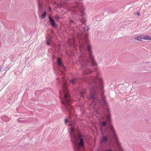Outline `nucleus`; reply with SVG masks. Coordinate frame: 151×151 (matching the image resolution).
Segmentation results:
<instances>
[{"mask_svg": "<svg viewBox=\"0 0 151 151\" xmlns=\"http://www.w3.org/2000/svg\"><path fill=\"white\" fill-rule=\"evenodd\" d=\"M80 52H82L83 53L80 55L78 60L80 64L82 66L81 69L83 70L84 74L91 73L93 71L91 70L92 67L94 68L97 65L95 60L94 55H93L91 45H88L87 47V53L84 54V52H86L85 47L81 46L80 47Z\"/></svg>", "mask_w": 151, "mask_h": 151, "instance_id": "obj_1", "label": "nucleus"}, {"mask_svg": "<svg viewBox=\"0 0 151 151\" xmlns=\"http://www.w3.org/2000/svg\"><path fill=\"white\" fill-rule=\"evenodd\" d=\"M98 81H92L88 82L89 87L90 89V97L91 99L94 101L96 98V96L98 94L99 90H102L103 89V82L101 78H98Z\"/></svg>", "mask_w": 151, "mask_h": 151, "instance_id": "obj_2", "label": "nucleus"}, {"mask_svg": "<svg viewBox=\"0 0 151 151\" xmlns=\"http://www.w3.org/2000/svg\"><path fill=\"white\" fill-rule=\"evenodd\" d=\"M62 87L64 91V98L63 100H62L61 99H60V100L62 104L65 106V108L66 109L67 111L70 113L72 108V107L70 105L71 101L70 99V96L67 91V84L65 82L62 84Z\"/></svg>", "mask_w": 151, "mask_h": 151, "instance_id": "obj_3", "label": "nucleus"}, {"mask_svg": "<svg viewBox=\"0 0 151 151\" xmlns=\"http://www.w3.org/2000/svg\"><path fill=\"white\" fill-rule=\"evenodd\" d=\"M84 8L83 4L80 3L78 4V7L76 9V14L78 15L81 19V22L82 24H85L86 22V14L84 13Z\"/></svg>", "mask_w": 151, "mask_h": 151, "instance_id": "obj_4", "label": "nucleus"}, {"mask_svg": "<svg viewBox=\"0 0 151 151\" xmlns=\"http://www.w3.org/2000/svg\"><path fill=\"white\" fill-rule=\"evenodd\" d=\"M77 136L78 138H79V142L78 143H76L74 148V151H83L82 149L80 148H82L83 146L84 141L83 137L84 136L79 132H78Z\"/></svg>", "mask_w": 151, "mask_h": 151, "instance_id": "obj_5", "label": "nucleus"}, {"mask_svg": "<svg viewBox=\"0 0 151 151\" xmlns=\"http://www.w3.org/2000/svg\"><path fill=\"white\" fill-rule=\"evenodd\" d=\"M108 114L107 115L106 118L107 123L109 125V128L110 129L112 133L113 136L115 137H116V134L114 130V127L111 125V115L109 114V113H108Z\"/></svg>", "mask_w": 151, "mask_h": 151, "instance_id": "obj_6", "label": "nucleus"}, {"mask_svg": "<svg viewBox=\"0 0 151 151\" xmlns=\"http://www.w3.org/2000/svg\"><path fill=\"white\" fill-rule=\"evenodd\" d=\"M101 99L102 100V102H101V104L102 105L103 107L107 110V112L109 113L110 110L108 108V104L106 102L105 97L104 96L102 97Z\"/></svg>", "mask_w": 151, "mask_h": 151, "instance_id": "obj_7", "label": "nucleus"}, {"mask_svg": "<svg viewBox=\"0 0 151 151\" xmlns=\"http://www.w3.org/2000/svg\"><path fill=\"white\" fill-rule=\"evenodd\" d=\"M108 137L106 136H104L101 139L100 143L101 144H106L108 141Z\"/></svg>", "mask_w": 151, "mask_h": 151, "instance_id": "obj_8", "label": "nucleus"}, {"mask_svg": "<svg viewBox=\"0 0 151 151\" xmlns=\"http://www.w3.org/2000/svg\"><path fill=\"white\" fill-rule=\"evenodd\" d=\"M70 130L71 131V133L70 134V137L73 139L76 140V137L75 135V134L74 133V128L73 127H71V128Z\"/></svg>", "mask_w": 151, "mask_h": 151, "instance_id": "obj_9", "label": "nucleus"}, {"mask_svg": "<svg viewBox=\"0 0 151 151\" xmlns=\"http://www.w3.org/2000/svg\"><path fill=\"white\" fill-rule=\"evenodd\" d=\"M78 79L77 77H75L72 78L71 80H70V83L73 85L75 84L77 82Z\"/></svg>", "mask_w": 151, "mask_h": 151, "instance_id": "obj_10", "label": "nucleus"}, {"mask_svg": "<svg viewBox=\"0 0 151 151\" xmlns=\"http://www.w3.org/2000/svg\"><path fill=\"white\" fill-rule=\"evenodd\" d=\"M22 119L21 118H19L18 119L19 122H28V121H29V118H28V119H26L21 120V119Z\"/></svg>", "mask_w": 151, "mask_h": 151, "instance_id": "obj_11", "label": "nucleus"}, {"mask_svg": "<svg viewBox=\"0 0 151 151\" xmlns=\"http://www.w3.org/2000/svg\"><path fill=\"white\" fill-rule=\"evenodd\" d=\"M57 63L59 66H61L62 65V62L60 58H57Z\"/></svg>", "mask_w": 151, "mask_h": 151, "instance_id": "obj_12", "label": "nucleus"}, {"mask_svg": "<svg viewBox=\"0 0 151 151\" xmlns=\"http://www.w3.org/2000/svg\"><path fill=\"white\" fill-rule=\"evenodd\" d=\"M143 39L147 40H151V37L147 35H145L144 36Z\"/></svg>", "mask_w": 151, "mask_h": 151, "instance_id": "obj_13", "label": "nucleus"}, {"mask_svg": "<svg viewBox=\"0 0 151 151\" xmlns=\"http://www.w3.org/2000/svg\"><path fill=\"white\" fill-rule=\"evenodd\" d=\"M46 16V11H44V13L42 14V16L41 17V18L42 19H43L45 18Z\"/></svg>", "mask_w": 151, "mask_h": 151, "instance_id": "obj_14", "label": "nucleus"}, {"mask_svg": "<svg viewBox=\"0 0 151 151\" xmlns=\"http://www.w3.org/2000/svg\"><path fill=\"white\" fill-rule=\"evenodd\" d=\"M102 151H113L112 149L111 148H107L103 149Z\"/></svg>", "mask_w": 151, "mask_h": 151, "instance_id": "obj_15", "label": "nucleus"}, {"mask_svg": "<svg viewBox=\"0 0 151 151\" xmlns=\"http://www.w3.org/2000/svg\"><path fill=\"white\" fill-rule=\"evenodd\" d=\"M49 19L50 24L55 22L53 19L50 16H49Z\"/></svg>", "mask_w": 151, "mask_h": 151, "instance_id": "obj_16", "label": "nucleus"}, {"mask_svg": "<svg viewBox=\"0 0 151 151\" xmlns=\"http://www.w3.org/2000/svg\"><path fill=\"white\" fill-rule=\"evenodd\" d=\"M85 91H81V96L82 98L84 97V94H85Z\"/></svg>", "mask_w": 151, "mask_h": 151, "instance_id": "obj_17", "label": "nucleus"}, {"mask_svg": "<svg viewBox=\"0 0 151 151\" xmlns=\"http://www.w3.org/2000/svg\"><path fill=\"white\" fill-rule=\"evenodd\" d=\"M101 125L103 127H105L106 125V123L105 121H103L101 124Z\"/></svg>", "mask_w": 151, "mask_h": 151, "instance_id": "obj_18", "label": "nucleus"}, {"mask_svg": "<svg viewBox=\"0 0 151 151\" xmlns=\"http://www.w3.org/2000/svg\"><path fill=\"white\" fill-rule=\"evenodd\" d=\"M51 24L53 27H54L57 26V25L55 24V22L51 23Z\"/></svg>", "mask_w": 151, "mask_h": 151, "instance_id": "obj_19", "label": "nucleus"}, {"mask_svg": "<svg viewBox=\"0 0 151 151\" xmlns=\"http://www.w3.org/2000/svg\"><path fill=\"white\" fill-rule=\"evenodd\" d=\"M86 27H87V29H86V27H83V30L85 31V30H86L87 31H88L89 29V27H88V26H86Z\"/></svg>", "mask_w": 151, "mask_h": 151, "instance_id": "obj_20", "label": "nucleus"}, {"mask_svg": "<svg viewBox=\"0 0 151 151\" xmlns=\"http://www.w3.org/2000/svg\"><path fill=\"white\" fill-rule=\"evenodd\" d=\"M144 36L143 35L139 36V40L141 41L143 39Z\"/></svg>", "mask_w": 151, "mask_h": 151, "instance_id": "obj_21", "label": "nucleus"}, {"mask_svg": "<svg viewBox=\"0 0 151 151\" xmlns=\"http://www.w3.org/2000/svg\"><path fill=\"white\" fill-rule=\"evenodd\" d=\"M55 18L57 19V21H59L60 19V18L58 15H56L55 16Z\"/></svg>", "mask_w": 151, "mask_h": 151, "instance_id": "obj_22", "label": "nucleus"}, {"mask_svg": "<svg viewBox=\"0 0 151 151\" xmlns=\"http://www.w3.org/2000/svg\"><path fill=\"white\" fill-rule=\"evenodd\" d=\"M38 7H39V9H40L42 7L41 4L40 2L38 3Z\"/></svg>", "mask_w": 151, "mask_h": 151, "instance_id": "obj_23", "label": "nucleus"}, {"mask_svg": "<svg viewBox=\"0 0 151 151\" xmlns=\"http://www.w3.org/2000/svg\"><path fill=\"white\" fill-rule=\"evenodd\" d=\"M134 39L137 40H139V36L134 38Z\"/></svg>", "mask_w": 151, "mask_h": 151, "instance_id": "obj_24", "label": "nucleus"}, {"mask_svg": "<svg viewBox=\"0 0 151 151\" xmlns=\"http://www.w3.org/2000/svg\"><path fill=\"white\" fill-rule=\"evenodd\" d=\"M88 33H86L85 35V38L87 39V38L88 37Z\"/></svg>", "mask_w": 151, "mask_h": 151, "instance_id": "obj_25", "label": "nucleus"}, {"mask_svg": "<svg viewBox=\"0 0 151 151\" xmlns=\"http://www.w3.org/2000/svg\"><path fill=\"white\" fill-rule=\"evenodd\" d=\"M4 117H6V118L7 119H6V121H6H6H8L9 120L8 117H7L6 116H4Z\"/></svg>", "mask_w": 151, "mask_h": 151, "instance_id": "obj_26", "label": "nucleus"}, {"mask_svg": "<svg viewBox=\"0 0 151 151\" xmlns=\"http://www.w3.org/2000/svg\"><path fill=\"white\" fill-rule=\"evenodd\" d=\"M46 44H47V45H50V42H46Z\"/></svg>", "mask_w": 151, "mask_h": 151, "instance_id": "obj_27", "label": "nucleus"}, {"mask_svg": "<svg viewBox=\"0 0 151 151\" xmlns=\"http://www.w3.org/2000/svg\"><path fill=\"white\" fill-rule=\"evenodd\" d=\"M65 124H66L67 123V120L66 119H65Z\"/></svg>", "mask_w": 151, "mask_h": 151, "instance_id": "obj_28", "label": "nucleus"}, {"mask_svg": "<svg viewBox=\"0 0 151 151\" xmlns=\"http://www.w3.org/2000/svg\"><path fill=\"white\" fill-rule=\"evenodd\" d=\"M2 66H0V72L1 71V68H2Z\"/></svg>", "mask_w": 151, "mask_h": 151, "instance_id": "obj_29", "label": "nucleus"}, {"mask_svg": "<svg viewBox=\"0 0 151 151\" xmlns=\"http://www.w3.org/2000/svg\"><path fill=\"white\" fill-rule=\"evenodd\" d=\"M137 15H139V12H137Z\"/></svg>", "mask_w": 151, "mask_h": 151, "instance_id": "obj_30", "label": "nucleus"}, {"mask_svg": "<svg viewBox=\"0 0 151 151\" xmlns=\"http://www.w3.org/2000/svg\"><path fill=\"white\" fill-rule=\"evenodd\" d=\"M9 69V68H8L7 67L5 68V69L6 70H8Z\"/></svg>", "mask_w": 151, "mask_h": 151, "instance_id": "obj_31", "label": "nucleus"}, {"mask_svg": "<svg viewBox=\"0 0 151 151\" xmlns=\"http://www.w3.org/2000/svg\"><path fill=\"white\" fill-rule=\"evenodd\" d=\"M70 22H71V23H73V21H72V20H71V21H70Z\"/></svg>", "mask_w": 151, "mask_h": 151, "instance_id": "obj_32", "label": "nucleus"}, {"mask_svg": "<svg viewBox=\"0 0 151 151\" xmlns=\"http://www.w3.org/2000/svg\"><path fill=\"white\" fill-rule=\"evenodd\" d=\"M150 68H151V67H150Z\"/></svg>", "mask_w": 151, "mask_h": 151, "instance_id": "obj_33", "label": "nucleus"}]
</instances>
